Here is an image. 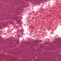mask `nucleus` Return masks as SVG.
Instances as JSON below:
<instances>
[{
    "label": "nucleus",
    "instance_id": "obj_1",
    "mask_svg": "<svg viewBox=\"0 0 61 61\" xmlns=\"http://www.w3.org/2000/svg\"><path fill=\"white\" fill-rule=\"evenodd\" d=\"M58 40H59V41H61V40H60V39L59 38V39H58Z\"/></svg>",
    "mask_w": 61,
    "mask_h": 61
},
{
    "label": "nucleus",
    "instance_id": "obj_2",
    "mask_svg": "<svg viewBox=\"0 0 61 61\" xmlns=\"http://www.w3.org/2000/svg\"><path fill=\"white\" fill-rule=\"evenodd\" d=\"M31 29H33V28H31Z\"/></svg>",
    "mask_w": 61,
    "mask_h": 61
}]
</instances>
